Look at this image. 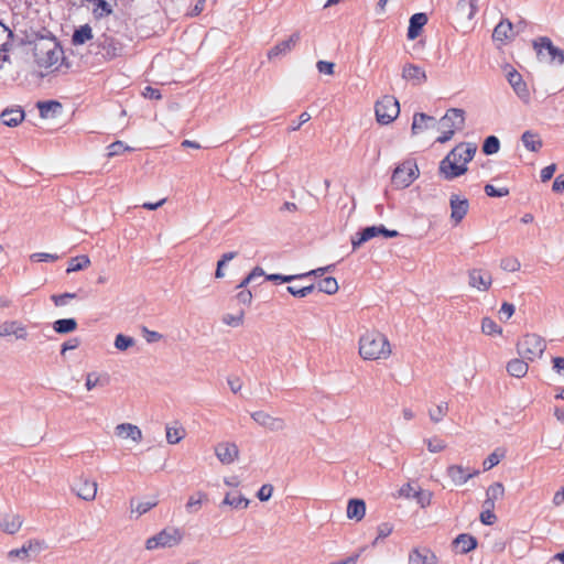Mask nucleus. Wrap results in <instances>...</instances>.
<instances>
[{
    "mask_svg": "<svg viewBox=\"0 0 564 564\" xmlns=\"http://www.w3.org/2000/svg\"><path fill=\"white\" fill-rule=\"evenodd\" d=\"M135 344V340L134 338L130 337V336H126L123 334H118L115 338V347L120 350V351H124L127 349H129L130 347L134 346Z\"/></svg>",
    "mask_w": 564,
    "mask_h": 564,
    "instance_id": "52",
    "label": "nucleus"
},
{
    "mask_svg": "<svg viewBox=\"0 0 564 564\" xmlns=\"http://www.w3.org/2000/svg\"><path fill=\"white\" fill-rule=\"evenodd\" d=\"M433 494L430 490L422 489L417 487V490L414 492L413 499L420 505L422 508L431 505Z\"/></svg>",
    "mask_w": 564,
    "mask_h": 564,
    "instance_id": "49",
    "label": "nucleus"
},
{
    "mask_svg": "<svg viewBox=\"0 0 564 564\" xmlns=\"http://www.w3.org/2000/svg\"><path fill=\"white\" fill-rule=\"evenodd\" d=\"M500 149V142L499 139L495 135L488 137L482 145V152L487 155L495 154Z\"/></svg>",
    "mask_w": 564,
    "mask_h": 564,
    "instance_id": "53",
    "label": "nucleus"
},
{
    "mask_svg": "<svg viewBox=\"0 0 564 564\" xmlns=\"http://www.w3.org/2000/svg\"><path fill=\"white\" fill-rule=\"evenodd\" d=\"M366 513V505L362 500L351 499L347 506V517L349 519L361 520Z\"/></svg>",
    "mask_w": 564,
    "mask_h": 564,
    "instance_id": "34",
    "label": "nucleus"
},
{
    "mask_svg": "<svg viewBox=\"0 0 564 564\" xmlns=\"http://www.w3.org/2000/svg\"><path fill=\"white\" fill-rule=\"evenodd\" d=\"M446 474L454 485L462 486L465 482H467L470 478L479 475V470L469 469L462 465L453 464L447 467Z\"/></svg>",
    "mask_w": 564,
    "mask_h": 564,
    "instance_id": "13",
    "label": "nucleus"
},
{
    "mask_svg": "<svg viewBox=\"0 0 564 564\" xmlns=\"http://www.w3.org/2000/svg\"><path fill=\"white\" fill-rule=\"evenodd\" d=\"M485 193L490 197H503L509 194V189L507 187L496 188L494 185L487 184Z\"/></svg>",
    "mask_w": 564,
    "mask_h": 564,
    "instance_id": "59",
    "label": "nucleus"
},
{
    "mask_svg": "<svg viewBox=\"0 0 564 564\" xmlns=\"http://www.w3.org/2000/svg\"><path fill=\"white\" fill-rule=\"evenodd\" d=\"M0 118L3 122V124H6L8 127H17L18 124H20L23 121L24 111L20 107L7 108L1 112Z\"/></svg>",
    "mask_w": 564,
    "mask_h": 564,
    "instance_id": "28",
    "label": "nucleus"
},
{
    "mask_svg": "<svg viewBox=\"0 0 564 564\" xmlns=\"http://www.w3.org/2000/svg\"><path fill=\"white\" fill-rule=\"evenodd\" d=\"M301 40L300 32H294L289 36V39L283 40L279 43H276L271 50L268 51V58L270 61L275 59L278 57H282L288 55L290 52H292L297 43Z\"/></svg>",
    "mask_w": 564,
    "mask_h": 564,
    "instance_id": "10",
    "label": "nucleus"
},
{
    "mask_svg": "<svg viewBox=\"0 0 564 564\" xmlns=\"http://www.w3.org/2000/svg\"><path fill=\"white\" fill-rule=\"evenodd\" d=\"M223 505L230 506L234 509H246L249 500L238 492L227 494L223 500Z\"/></svg>",
    "mask_w": 564,
    "mask_h": 564,
    "instance_id": "36",
    "label": "nucleus"
},
{
    "mask_svg": "<svg viewBox=\"0 0 564 564\" xmlns=\"http://www.w3.org/2000/svg\"><path fill=\"white\" fill-rule=\"evenodd\" d=\"M165 432H166V442L172 445L180 443L185 437V434H186L184 427L177 426V425H175V426L166 425Z\"/></svg>",
    "mask_w": 564,
    "mask_h": 564,
    "instance_id": "40",
    "label": "nucleus"
},
{
    "mask_svg": "<svg viewBox=\"0 0 564 564\" xmlns=\"http://www.w3.org/2000/svg\"><path fill=\"white\" fill-rule=\"evenodd\" d=\"M556 171V164L552 163L541 170V181L543 183L550 181Z\"/></svg>",
    "mask_w": 564,
    "mask_h": 564,
    "instance_id": "64",
    "label": "nucleus"
},
{
    "mask_svg": "<svg viewBox=\"0 0 564 564\" xmlns=\"http://www.w3.org/2000/svg\"><path fill=\"white\" fill-rule=\"evenodd\" d=\"M424 443L426 444L427 446V449L431 452V453H440V452H443L445 448H446V443L445 441H443L442 438L440 437H431V438H426L424 441Z\"/></svg>",
    "mask_w": 564,
    "mask_h": 564,
    "instance_id": "54",
    "label": "nucleus"
},
{
    "mask_svg": "<svg viewBox=\"0 0 564 564\" xmlns=\"http://www.w3.org/2000/svg\"><path fill=\"white\" fill-rule=\"evenodd\" d=\"M14 336L17 339L28 338L26 327L18 321H7L0 324V337Z\"/></svg>",
    "mask_w": 564,
    "mask_h": 564,
    "instance_id": "19",
    "label": "nucleus"
},
{
    "mask_svg": "<svg viewBox=\"0 0 564 564\" xmlns=\"http://www.w3.org/2000/svg\"><path fill=\"white\" fill-rule=\"evenodd\" d=\"M507 79L517 94V96L524 102H529L530 100V90L528 88V85L522 78V75L517 72L514 68H511L507 73Z\"/></svg>",
    "mask_w": 564,
    "mask_h": 564,
    "instance_id": "15",
    "label": "nucleus"
},
{
    "mask_svg": "<svg viewBox=\"0 0 564 564\" xmlns=\"http://www.w3.org/2000/svg\"><path fill=\"white\" fill-rule=\"evenodd\" d=\"M46 549L44 542L40 541H30L26 544H23L20 549H14L9 552L10 557H20V558H30L32 556L37 555L42 550Z\"/></svg>",
    "mask_w": 564,
    "mask_h": 564,
    "instance_id": "20",
    "label": "nucleus"
},
{
    "mask_svg": "<svg viewBox=\"0 0 564 564\" xmlns=\"http://www.w3.org/2000/svg\"><path fill=\"white\" fill-rule=\"evenodd\" d=\"M108 377L105 376L101 378L99 375L95 372H89L86 376L85 387L88 391H91L97 386H105L108 383Z\"/></svg>",
    "mask_w": 564,
    "mask_h": 564,
    "instance_id": "46",
    "label": "nucleus"
},
{
    "mask_svg": "<svg viewBox=\"0 0 564 564\" xmlns=\"http://www.w3.org/2000/svg\"><path fill=\"white\" fill-rule=\"evenodd\" d=\"M208 501V495L204 491H195L188 497L185 505L186 511L195 513L202 509V507Z\"/></svg>",
    "mask_w": 564,
    "mask_h": 564,
    "instance_id": "31",
    "label": "nucleus"
},
{
    "mask_svg": "<svg viewBox=\"0 0 564 564\" xmlns=\"http://www.w3.org/2000/svg\"><path fill=\"white\" fill-rule=\"evenodd\" d=\"M235 299L239 304L249 306L252 302L253 295L250 290H241L236 294Z\"/></svg>",
    "mask_w": 564,
    "mask_h": 564,
    "instance_id": "61",
    "label": "nucleus"
},
{
    "mask_svg": "<svg viewBox=\"0 0 564 564\" xmlns=\"http://www.w3.org/2000/svg\"><path fill=\"white\" fill-rule=\"evenodd\" d=\"M33 57L40 68H51L59 64L64 52L54 37H40L32 43Z\"/></svg>",
    "mask_w": 564,
    "mask_h": 564,
    "instance_id": "3",
    "label": "nucleus"
},
{
    "mask_svg": "<svg viewBox=\"0 0 564 564\" xmlns=\"http://www.w3.org/2000/svg\"><path fill=\"white\" fill-rule=\"evenodd\" d=\"M77 328L75 318L57 319L53 323V329L58 334L72 333Z\"/></svg>",
    "mask_w": 564,
    "mask_h": 564,
    "instance_id": "39",
    "label": "nucleus"
},
{
    "mask_svg": "<svg viewBox=\"0 0 564 564\" xmlns=\"http://www.w3.org/2000/svg\"><path fill=\"white\" fill-rule=\"evenodd\" d=\"M477 545V541L474 536L467 533L459 534L454 541H453V547L456 553L459 554H466L470 551H473Z\"/></svg>",
    "mask_w": 564,
    "mask_h": 564,
    "instance_id": "27",
    "label": "nucleus"
},
{
    "mask_svg": "<svg viewBox=\"0 0 564 564\" xmlns=\"http://www.w3.org/2000/svg\"><path fill=\"white\" fill-rule=\"evenodd\" d=\"M538 59L549 64H564V51L555 46L550 37L539 36L532 42Z\"/></svg>",
    "mask_w": 564,
    "mask_h": 564,
    "instance_id": "4",
    "label": "nucleus"
},
{
    "mask_svg": "<svg viewBox=\"0 0 564 564\" xmlns=\"http://www.w3.org/2000/svg\"><path fill=\"white\" fill-rule=\"evenodd\" d=\"M90 265V259L88 256H77L69 260L66 273L84 270Z\"/></svg>",
    "mask_w": 564,
    "mask_h": 564,
    "instance_id": "38",
    "label": "nucleus"
},
{
    "mask_svg": "<svg viewBox=\"0 0 564 564\" xmlns=\"http://www.w3.org/2000/svg\"><path fill=\"white\" fill-rule=\"evenodd\" d=\"M115 433L117 436L122 438H130L134 443H140L142 441V431L137 425L131 423L118 424L115 429Z\"/></svg>",
    "mask_w": 564,
    "mask_h": 564,
    "instance_id": "26",
    "label": "nucleus"
},
{
    "mask_svg": "<svg viewBox=\"0 0 564 564\" xmlns=\"http://www.w3.org/2000/svg\"><path fill=\"white\" fill-rule=\"evenodd\" d=\"M429 21L427 14L424 12L414 13L409 21V28L406 37L410 41L415 40L422 33L423 28L426 25Z\"/></svg>",
    "mask_w": 564,
    "mask_h": 564,
    "instance_id": "22",
    "label": "nucleus"
},
{
    "mask_svg": "<svg viewBox=\"0 0 564 564\" xmlns=\"http://www.w3.org/2000/svg\"><path fill=\"white\" fill-rule=\"evenodd\" d=\"M318 289V291L324 292L326 294H335L338 291V283L335 278L327 276L323 280H321L315 289Z\"/></svg>",
    "mask_w": 564,
    "mask_h": 564,
    "instance_id": "44",
    "label": "nucleus"
},
{
    "mask_svg": "<svg viewBox=\"0 0 564 564\" xmlns=\"http://www.w3.org/2000/svg\"><path fill=\"white\" fill-rule=\"evenodd\" d=\"M37 108L42 118H50L61 111L62 105L55 100L40 101Z\"/></svg>",
    "mask_w": 564,
    "mask_h": 564,
    "instance_id": "35",
    "label": "nucleus"
},
{
    "mask_svg": "<svg viewBox=\"0 0 564 564\" xmlns=\"http://www.w3.org/2000/svg\"><path fill=\"white\" fill-rule=\"evenodd\" d=\"M376 119L381 124H389L394 121L400 113V106L393 96H383L375 106Z\"/></svg>",
    "mask_w": 564,
    "mask_h": 564,
    "instance_id": "6",
    "label": "nucleus"
},
{
    "mask_svg": "<svg viewBox=\"0 0 564 564\" xmlns=\"http://www.w3.org/2000/svg\"><path fill=\"white\" fill-rule=\"evenodd\" d=\"M505 488L501 482H495L487 489L486 505L494 506V501L502 498Z\"/></svg>",
    "mask_w": 564,
    "mask_h": 564,
    "instance_id": "43",
    "label": "nucleus"
},
{
    "mask_svg": "<svg viewBox=\"0 0 564 564\" xmlns=\"http://www.w3.org/2000/svg\"><path fill=\"white\" fill-rule=\"evenodd\" d=\"M181 540L182 535L180 531H159V533L147 540L145 547L150 551L172 547L177 545Z\"/></svg>",
    "mask_w": 564,
    "mask_h": 564,
    "instance_id": "8",
    "label": "nucleus"
},
{
    "mask_svg": "<svg viewBox=\"0 0 564 564\" xmlns=\"http://www.w3.org/2000/svg\"><path fill=\"white\" fill-rule=\"evenodd\" d=\"M392 354L389 339L378 330H367L359 338V355L365 360L388 359Z\"/></svg>",
    "mask_w": 564,
    "mask_h": 564,
    "instance_id": "2",
    "label": "nucleus"
},
{
    "mask_svg": "<svg viewBox=\"0 0 564 564\" xmlns=\"http://www.w3.org/2000/svg\"><path fill=\"white\" fill-rule=\"evenodd\" d=\"M521 141L527 150L531 152H538L541 150L543 142L538 133L528 130L524 131L521 135Z\"/></svg>",
    "mask_w": 564,
    "mask_h": 564,
    "instance_id": "33",
    "label": "nucleus"
},
{
    "mask_svg": "<svg viewBox=\"0 0 564 564\" xmlns=\"http://www.w3.org/2000/svg\"><path fill=\"white\" fill-rule=\"evenodd\" d=\"M99 46L100 53L106 59H113L124 52L123 44L112 36L102 35Z\"/></svg>",
    "mask_w": 564,
    "mask_h": 564,
    "instance_id": "14",
    "label": "nucleus"
},
{
    "mask_svg": "<svg viewBox=\"0 0 564 564\" xmlns=\"http://www.w3.org/2000/svg\"><path fill=\"white\" fill-rule=\"evenodd\" d=\"M415 171L411 164H402L394 170L392 182L399 187H408L416 178Z\"/></svg>",
    "mask_w": 564,
    "mask_h": 564,
    "instance_id": "17",
    "label": "nucleus"
},
{
    "mask_svg": "<svg viewBox=\"0 0 564 564\" xmlns=\"http://www.w3.org/2000/svg\"><path fill=\"white\" fill-rule=\"evenodd\" d=\"M409 564H438V560L430 549L414 547L409 554Z\"/></svg>",
    "mask_w": 564,
    "mask_h": 564,
    "instance_id": "21",
    "label": "nucleus"
},
{
    "mask_svg": "<svg viewBox=\"0 0 564 564\" xmlns=\"http://www.w3.org/2000/svg\"><path fill=\"white\" fill-rule=\"evenodd\" d=\"M93 4L91 11L97 19H101L111 14V6L106 0H87Z\"/></svg>",
    "mask_w": 564,
    "mask_h": 564,
    "instance_id": "37",
    "label": "nucleus"
},
{
    "mask_svg": "<svg viewBox=\"0 0 564 564\" xmlns=\"http://www.w3.org/2000/svg\"><path fill=\"white\" fill-rule=\"evenodd\" d=\"M214 451L218 460L224 465H230L239 457V448L232 442H220L215 446Z\"/></svg>",
    "mask_w": 564,
    "mask_h": 564,
    "instance_id": "11",
    "label": "nucleus"
},
{
    "mask_svg": "<svg viewBox=\"0 0 564 564\" xmlns=\"http://www.w3.org/2000/svg\"><path fill=\"white\" fill-rule=\"evenodd\" d=\"M476 151V144L459 143L440 162V174L447 181L465 174L467 164L473 160Z\"/></svg>",
    "mask_w": 564,
    "mask_h": 564,
    "instance_id": "1",
    "label": "nucleus"
},
{
    "mask_svg": "<svg viewBox=\"0 0 564 564\" xmlns=\"http://www.w3.org/2000/svg\"><path fill=\"white\" fill-rule=\"evenodd\" d=\"M481 330L484 334L488 335V336H492V335H500L502 333V329L500 326H498V324L489 318V317H484L482 321H481Z\"/></svg>",
    "mask_w": 564,
    "mask_h": 564,
    "instance_id": "47",
    "label": "nucleus"
},
{
    "mask_svg": "<svg viewBox=\"0 0 564 564\" xmlns=\"http://www.w3.org/2000/svg\"><path fill=\"white\" fill-rule=\"evenodd\" d=\"M315 290V285L314 284H311L308 286H304V288H295V286H288L286 288V291L292 294L293 296L295 297H306L307 295H310L313 291Z\"/></svg>",
    "mask_w": 564,
    "mask_h": 564,
    "instance_id": "56",
    "label": "nucleus"
},
{
    "mask_svg": "<svg viewBox=\"0 0 564 564\" xmlns=\"http://www.w3.org/2000/svg\"><path fill=\"white\" fill-rule=\"evenodd\" d=\"M31 260L33 261H44V262H55L59 259V257L55 253L47 252H36L31 254Z\"/></svg>",
    "mask_w": 564,
    "mask_h": 564,
    "instance_id": "60",
    "label": "nucleus"
},
{
    "mask_svg": "<svg viewBox=\"0 0 564 564\" xmlns=\"http://www.w3.org/2000/svg\"><path fill=\"white\" fill-rule=\"evenodd\" d=\"M545 348V340L536 334H527L517 344V351L519 356L528 361H533L540 358Z\"/></svg>",
    "mask_w": 564,
    "mask_h": 564,
    "instance_id": "5",
    "label": "nucleus"
},
{
    "mask_svg": "<svg viewBox=\"0 0 564 564\" xmlns=\"http://www.w3.org/2000/svg\"><path fill=\"white\" fill-rule=\"evenodd\" d=\"M500 267L502 270L508 272H516L520 270V261L517 258L508 257L501 260Z\"/></svg>",
    "mask_w": 564,
    "mask_h": 564,
    "instance_id": "55",
    "label": "nucleus"
},
{
    "mask_svg": "<svg viewBox=\"0 0 564 564\" xmlns=\"http://www.w3.org/2000/svg\"><path fill=\"white\" fill-rule=\"evenodd\" d=\"M272 492H273V487L269 484H265V485L261 486V488L259 489V491L257 494V497L261 501H267L271 498Z\"/></svg>",
    "mask_w": 564,
    "mask_h": 564,
    "instance_id": "63",
    "label": "nucleus"
},
{
    "mask_svg": "<svg viewBox=\"0 0 564 564\" xmlns=\"http://www.w3.org/2000/svg\"><path fill=\"white\" fill-rule=\"evenodd\" d=\"M77 295L76 293H63V294H54L51 296V300L54 302L56 306H64L67 304L68 300L75 299Z\"/></svg>",
    "mask_w": 564,
    "mask_h": 564,
    "instance_id": "57",
    "label": "nucleus"
},
{
    "mask_svg": "<svg viewBox=\"0 0 564 564\" xmlns=\"http://www.w3.org/2000/svg\"><path fill=\"white\" fill-rule=\"evenodd\" d=\"M417 487L419 486L413 482H408L399 489V496L404 497L406 499H413L414 492L417 490Z\"/></svg>",
    "mask_w": 564,
    "mask_h": 564,
    "instance_id": "58",
    "label": "nucleus"
},
{
    "mask_svg": "<svg viewBox=\"0 0 564 564\" xmlns=\"http://www.w3.org/2000/svg\"><path fill=\"white\" fill-rule=\"evenodd\" d=\"M468 283L471 288L486 292L492 284V276L489 272L481 269H471L468 272Z\"/></svg>",
    "mask_w": 564,
    "mask_h": 564,
    "instance_id": "16",
    "label": "nucleus"
},
{
    "mask_svg": "<svg viewBox=\"0 0 564 564\" xmlns=\"http://www.w3.org/2000/svg\"><path fill=\"white\" fill-rule=\"evenodd\" d=\"M402 77L411 82L413 85H422L426 82L424 69L415 64L408 63L403 66Z\"/></svg>",
    "mask_w": 564,
    "mask_h": 564,
    "instance_id": "25",
    "label": "nucleus"
},
{
    "mask_svg": "<svg viewBox=\"0 0 564 564\" xmlns=\"http://www.w3.org/2000/svg\"><path fill=\"white\" fill-rule=\"evenodd\" d=\"M316 67L321 74L333 75L335 64L332 62H327V61H318L316 63Z\"/></svg>",
    "mask_w": 564,
    "mask_h": 564,
    "instance_id": "62",
    "label": "nucleus"
},
{
    "mask_svg": "<svg viewBox=\"0 0 564 564\" xmlns=\"http://www.w3.org/2000/svg\"><path fill=\"white\" fill-rule=\"evenodd\" d=\"M13 43V32L0 21V62L9 61V52Z\"/></svg>",
    "mask_w": 564,
    "mask_h": 564,
    "instance_id": "24",
    "label": "nucleus"
},
{
    "mask_svg": "<svg viewBox=\"0 0 564 564\" xmlns=\"http://www.w3.org/2000/svg\"><path fill=\"white\" fill-rule=\"evenodd\" d=\"M21 525V518L12 512L6 513L0 518V528L2 529H19Z\"/></svg>",
    "mask_w": 564,
    "mask_h": 564,
    "instance_id": "42",
    "label": "nucleus"
},
{
    "mask_svg": "<svg viewBox=\"0 0 564 564\" xmlns=\"http://www.w3.org/2000/svg\"><path fill=\"white\" fill-rule=\"evenodd\" d=\"M438 123L440 129L453 130V132L462 130L465 123V111L459 108H451L441 118Z\"/></svg>",
    "mask_w": 564,
    "mask_h": 564,
    "instance_id": "9",
    "label": "nucleus"
},
{
    "mask_svg": "<svg viewBox=\"0 0 564 564\" xmlns=\"http://www.w3.org/2000/svg\"><path fill=\"white\" fill-rule=\"evenodd\" d=\"M514 36L513 26L509 20H501L492 32V39L495 41L505 42L511 40Z\"/></svg>",
    "mask_w": 564,
    "mask_h": 564,
    "instance_id": "29",
    "label": "nucleus"
},
{
    "mask_svg": "<svg viewBox=\"0 0 564 564\" xmlns=\"http://www.w3.org/2000/svg\"><path fill=\"white\" fill-rule=\"evenodd\" d=\"M73 491L82 499L91 501L97 494V482L89 479H80L74 487Z\"/></svg>",
    "mask_w": 564,
    "mask_h": 564,
    "instance_id": "23",
    "label": "nucleus"
},
{
    "mask_svg": "<svg viewBox=\"0 0 564 564\" xmlns=\"http://www.w3.org/2000/svg\"><path fill=\"white\" fill-rule=\"evenodd\" d=\"M251 417L257 424L272 432H279L285 427L282 417L272 416L264 411H256L251 414Z\"/></svg>",
    "mask_w": 564,
    "mask_h": 564,
    "instance_id": "12",
    "label": "nucleus"
},
{
    "mask_svg": "<svg viewBox=\"0 0 564 564\" xmlns=\"http://www.w3.org/2000/svg\"><path fill=\"white\" fill-rule=\"evenodd\" d=\"M528 360L525 359H518V358H514V359H511L508 364H507V371L510 376L514 377V378H523L527 373H528V370H529V366H528Z\"/></svg>",
    "mask_w": 564,
    "mask_h": 564,
    "instance_id": "32",
    "label": "nucleus"
},
{
    "mask_svg": "<svg viewBox=\"0 0 564 564\" xmlns=\"http://www.w3.org/2000/svg\"><path fill=\"white\" fill-rule=\"evenodd\" d=\"M447 412H448V404L446 402H442V403L437 404L435 409L430 410L429 415L433 422L438 423L445 417Z\"/></svg>",
    "mask_w": 564,
    "mask_h": 564,
    "instance_id": "51",
    "label": "nucleus"
},
{
    "mask_svg": "<svg viewBox=\"0 0 564 564\" xmlns=\"http://www.w3.org/2000/svg\"><path fill=\"white\" fill-rule=\"evenodd\" d=\"M379 235H382L387 238H393L399 236V232L397 230H389L383 225L366 227L365 229H362L361 231L357 232L355 236L351 237L352 249L356 250L362 243L369 241L370 239Z\"/></svg>",
    "mask_w": 564,
    "mask_h": 564,
    "instance_id": "7",
    "label": "nucleus"
},
{
    "mask_svg": "<svg viewBox=\"0 0 564 564\" xmlns=\"http://www.w3.org/2000/svg\"><path fill=\"white\" fill-rule=\"evenodd\" d=\"M451 205V219L455 225H458L467 215L469 203L466 198H459L458 195L453 194L449 199Z\"/></svg>",
    "mask_w": 564,
    "mask_h": 564,
    "instance_id": "18",
    "label": "nucleus"
},
{
    "mask_svg": "<svg viewBox=\"0 0 564 564\" xmlns=\"http://www.w3.org/2000/svg\"><path fill=\"white\" fill-rule=\"evenodd\" d=\"M156 506V501H144L137 502L134 499L130 501L131 513H135L137 517L148 512L150 509Z\"/></svg>",
    "mask_w": 564,
    "mask_h": 564,
    "instance_id": "48",
    "label": "nucleus"
},
{
    "mask_svg": "<svg viewBox=\"0 0 564 564\" xmlns=\"http://www.w3.org/2000/svg\"><path fill=\"white\" fill-rule=\"evenodd\" d=\"M434 117L425 115L423 112H417L413 116L411 131L413 134H417L431 127H434Z\"/></svg>",
    "mask_w": 564,
    "mask_h": 564,
    "instance_id": "30",
    "label": "nucleus"
},
{
    "mask_svg": "<svg viewBox=\"0 0 564 564\" xmlns=\"http://www.w3.org/2000/svg\"><path fill=\"white\" fill-rule=\"evenodd\" d=\"M505 457L503 449H496L492 452L482 463L484 470H489L496 465L500 463V460Z\"/></svg>",
    "mask_w": 564,
    "mask_h": 564,
    "instance_id": "50",
    "label": "nucleus"
},
{
    "mask_svg": "<svg viewBox=\"0 0 564 564\" xmlns=\"http://www.w3.org/2000/svg\"><path fill=\"white\" fill-rule=\"evenodd\" d=\"M245 311L240 310L237 314H225L221 317V322L231 327H239L243 324Z\"/></svg>",
    "mask_w": 564,
    "mask_h": 564,
    "instance_id": "45",
    "label": "nucleus"
},
{
    "mask_svg": "<svg viewBox=\"0 0 564 564\" xmlns=\"http://www.w3.org/2000/svg\"><path fill=\"white\" fill-rule=\"evenodd\" d=\"M93 37L91 28L88 24L80 26L73 34L72 42L74 45H82Z\"/></svg>",
    "mask_w": 564,
    "mask_h": 564,
    "instance_id": "41",
    "label": "nucleus"
}]
</instances>
